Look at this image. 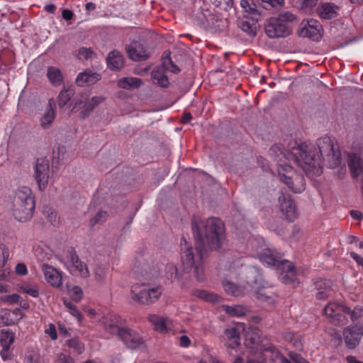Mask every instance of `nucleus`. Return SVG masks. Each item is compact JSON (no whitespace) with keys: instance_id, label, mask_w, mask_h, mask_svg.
<instances>
[{"instance_id":"f257e3e1","label":"nucleus","mask_w":363,"mask_h":363,"mask_svg":"<svg viewBox=\"0 0 363 363\" xmlns=\"http://www.w3.org/2000/svg\"><path fill=\"white\" fill-rule=\"evenodd\" d=\"M269 156L277 162L280 180L294 193L305 189V182L288 162L293 160L309 177L322 173V160L328 162L331 168L341 163V154L334 138L325 136L317 140L315 145L291 140L286 147L276 144L269 150Z\"/></svg>"},{"instance_id":"f03ea898","label":"nucleus","mask_w":363,"mask_h":363,"mask_svg":"<svg viewBox=\"0 0 363 363\" xmlns=\"http://www.w3.org/2000/svg\"><path fill=\"white\" fill-rule=\"evenodd\" d=\"M192 230L196 243L192 247L185 238H182L181 245V263L183 271L186 273L194 272L199 281L205 279L203 264V251L220 250L225 240L223 223L216 218H211L203 221L194 220Z\"/></svg>"},{"instance_id":"7ed1b4c3","label":"nucleus","mask_w":363,"mask_h":363,"mask_svg":"<svg viewBox=\"0 0 363 363\" xmlns=\"http://www.w3.org/2000/svg\"><path fill=\"white\" fill-rule=\"evenodd\" d=\"M246 286H240L228 280L223 281V288L226 293L234 296H242L251 294L255 298L271 303L274 294L269 290V284L263 279L259 270L256 267H247L245 270Z\"/></svg>"},{"instance_id":"20e7f679","label":"nucleus","mask_w":363,"mask_h":363,"mask_svg":"<svg viewBox=\"0 0 363 363\" xmlns=\"http://www.w3.org/2000/svg\"><path fill=\"white\" fill-rule=\"evenodd\" d=\"M259 260L269 267H275L280 281L285 284H294L296 272L293 264L287 260H281L276 251L267 248L262 252L256 249Z\"/></svg>"},{"instance_id":"39448f33","label":"nucleus","mask_w":363,"mask_h":363,"mask_svg":"<svg viewBox=\"0 0 363 363\" xmlns=\"http://www.w3.org/2000/svg\"><path fill=\"white\" fill-rule=\"evenodd\" d=\"M35 206L31 189L26 186H20L13 199L12 213L15 219L22 223L28 221L33 217Z\"/></svg>"},{"instance_id":"423d86ee","label":"nucleus","mask_w":363,"mask_h":363,"mask_svg":"<svg viewBox=\"0 0 363 363\" xmlns=\"http://www.w3.org/2000/svg\"><path fill=\"white\" fill-rule=\"evenodd\" d=\"M162 291V286L159 285L136 283L130 286V298L135 303L149 306L159 300Z\"/></svg>"},{"instance_id":"0eeeda50","label":"nucleus","mask_w":363,"mask_h":363,"mask_svg":"<svg viewBox=\"0 0 363 363\" xmlns=\"http://www.w3.org/2000/svg\"><path fill=\"white\" fill-rule=\"evenodd\" d=\"M59 259L72 274L83 278L89 276L87 264L79 259L73 248H68Z\"/></svg>"},{"instance_id":"6e6552de","label":"nucleus","mask_w":363,"mask_h":363,"mask_svg":"<svg viewBox=\"0 0 363 363\" xmlns=\"http://www.w3.org/2000/svg\"><path fill=\"white\" fill-rule=\"evenodd\" d=\"M180 71L179 68L173 63L169 53H164L162 57V65L155 68L152 71V79L155 84L161 87H167L169 85V79L165 74V72H170L177 74Z\"/></svg>"},{"instance_id":"1a4fd4ad","label":"nucleus","mask_w":363,"mask_h":363,"mask_svg":"<svg viewBox=\"0 0 363 363\" xmlns=\"http://www.w3.org/2000/svg\"><path fill=\"white\" fill-rule=\"evenodd\" d=\"M244 344L251 355L262 354L266 345L261 340L260 330L257 328H248L246 330Z\"/></svg>"},{"instance_id":"9d476101","label":"nucleus","mask_w":363,"mask_h":363,"mask_svg":"<svg viewBox=\"0 0 363 363\" xmlns=\"http://www.w3.org/2000/svg\"><path fill=\"white\" fill-rule=\"evenodd\" d=\"M49 174L50 164L48 160L46 158L38 159L35 167L34 176L40 190L44 191L47 188Z\"/></svg>"},{"instance_id":"9b49d317","label":"nucleus","mask_w":363,"mask_h":363,"mask_svg":"<svg viewBox=\"0 0 363 363\" xmlns=\"http://www.w3.org/2000/svg\"><path fill=\"white\" fill-rule=\"evenodd\" d=\"M348 311V308L336 303H328L325 309V314L331 318V322L334 325H341L346 323L347 318L345 312Z\"/></svg>"},{"instance_id":"f8f14e48","label":"nucleus","mask_w":363,"mask_h":363,"mask_svg":"<svg viewBox=\"0 0 363 363\" xmlns=\"http://www.w3.org/2000/svg\"><path fill=\"white\" fill-rule=\"evenodd\" d=\"M322 31L323 28L320 23L317 20L311 18L302 21L299 35L318 40L322 36Z\"/></svg>"},{"instance_id":"ddd939ff","label":"nucleus","mask_w":363,"mask_h":363,"mask_svg":"<svg viewBox=\"0 0 363 363\" xmlns=\"http://www.w3.org/2000/svg\"><path fill=\"white\" fill-rule=\"evenodd\" d=\"M265 33L271 38H281L291 33L289 25L280 23L277 18L269 19L265 25Z\"/></svg>"},{"instance_id":"4468645a","label":"nucleus","mask_w":363,"mask_h":363,"mask_svg":"<svg viewBox=\"0 0 363 363\" xmlns=\"http://www.w3.org/2000/svg\"><path fill=\"white\" fill-rule=\"evenodd\" d=\"M101 323L104 325V330L111 335L119 337L121 332L125 328H123V320L116 314L108 313L101 319Z\"/></svg>"},{"instance_id":"2eb2a0df","label":"nucleus","mask_w":363,"mask_h":363,"mask_svg":"<svg viewBox=\"0 0 363 363\" xmlns=\"http://www.w3.org/2000/svg\"><path fill=\"white\" fill-rule=\"evenodd\" d=\"M42 272L46 282L51 286L58 288L62 284L63 272L52 265L44 264Z\"/></svg>"},{"instance_id":"dca6fc26","label":"nucleus","mask_w":363,"mask_h":363,"mask_svg":"<svg viewBox=\"0 0 363 363\" xmlns=\"http://www.w3.org/2000/svg\"><path fill=\"white\" fill-rule=\"evenodd\" d=\"M348 167L355 179L363 177V152H351L348 155Z\"/></svg>"},{"instance_id":"f3484780","label":"nucleus","mask_w":363,"mask_h":363,"mask_svg":"<svg viewBox=\"0 0 363 363\" xmlns=\"http://www.w3.org/2000/svg\"><path fill=\"white\" fill-rule=\"evenodd\" d=\"M56 116V104L53 99L48 101V104L44 110V112L39 118L40 125L42 129H49L55 121Z\"/></svg>"},{"instance_id":"a211bd4d","label":"nucleus","mask_w":363,"mask_h":363,"mask_svg":"<svg viewBox=\"0 0 363 363\" xmlns=\"http://www.w3.org/2000/svg\"><path fill=\"white\" fill-rule=\"evenodd\" d=\"M362 334L363 328L359 326L353 325L345 328L343 335L346 345L350 349L356 347L359 343Z\"/></svg>"},{"instance_id":"6ab92c4d","label":"nucleus","mask_w":363,"mask_h":363,"mask_svg":"<svg viewBox=\"0 0 363 363\" xmlns=\"http://www.w3.org/2000/svg\"><path fill=\"white\" fill-rule=\"evenodd\" d=\"M279 201L281 211L285 218L289 221L294 220L298 216V213L294 201L290 197H286L284 195L279 196Z\"/></svg>"},{"instance_id":"aec40b11","label":"nucleus","mask_w":363,"mask_h":363,"mask_svg":"<svg viewBox=\"0 0 363 363\" xmlns=\"http://www.w3.org/2000/svg\"><path fill=\"white\" fill-rule=\"evenodd\" d=\"M222 340L229 349H235L240 345L239 328H229L224 330Z\"/></svg>"},{"instance_id":"412c9836","label":"nucleus","mask_w":363,"mask_h":363,"mask_svg":"<svg viewBox=\"0 0 363 363\" xmlns=\"http://www.w3.org/2000/svg\"><path fill=\"white\" fill-rule=\"evenodd\" d=\"M119 337L127 347L131 349H135L142 344V339L139 334L130 329L124 328V330L121 332Z\"/></svg>"},{"instance_id":"4be33fe9","label":"nucleus","mask_w":363,"mask_h":363,"mask_svg":"<svg viewBox=\"0 0 363 363\" xmlns=\"http://www.w3.org/2000/svg\"><path fill=\"white\" fill-rule=\"evenodd\" d=\"M101 79V75L90 69H85L84 71L78 74L76 78V84L79 86H89L96 83Z\"/></svg>"},{"instance_id":"5701e85b","label":"nucleus","mask_w":363,"mask_h":363,"mask_svg":"<svg viewBox=\"0 0 363 363\" xmlns=\"http://www.w3.org/2000/svg\"><path fill=\"white\" fill-rule=\"evenodd\" d=\"M240 6L243 10L245 18H250L255 22H257L261 19V13L257 10V6L252 0H241Z\"/></svg>"},{"instance_id":"b1692460","label":"nucleus","mask_w":363,"mask_h":363,"mask_svg":"<svg viewBox=\"0 0 363 363\" xmlns=\"http://www.w3.org/2000/svg\"><path fill=\"white\" fill-rule=\"evenodd\" d=\"M127 52L130 59L135 61L145 60L148 57L149 53L140 43L134 42L127 48Z\"/></svg>"},{"instance_id":"393cba45","label":"nucleus","mask_w":363,"mask_h":363,"mask_svg":"<svg viewBox=\"0 0 363 363\" xmlns=\"http://www.w3.org/2000/svg\"><path fill=\"white\" fill-rule=\"evenodd\" d=\"M148 320L154 326L155 330L161 333H167L172 325L169 319L155 314L150 315Z\"/></svg>"},{"instance_id":"a878e982","label":"nucleus","mask_w":363,"mask_h":363,"mask_svg":"<svg viewBox=\"0 0 363 363\" xmlns=\"http://www.w3.org/2000/svg\"><path fill=\"white\" fill-rule=\"evenodd\" d=\"M107 66L112 70H120L123 66L122 55L116 50H113L106 57Z\"/></svg>"},{"instance_id":"bb28decb","label":"nucleus","mask_w":363,"mask_h":363,"mask_svg":"<svg viewBox=\"0 0 363 363\" xmlns=\"http://www.w3.org/2000/svg\"><path fill=\"white\" fill-rule=\"evenodd\" d=\"M143 84V82L141 79L132 77H123L117 82L119 88L128 90L138 89Z\"/></svg>"},{"instance_id":"cd10ccee","label":"nucleus","mask_w":363,"mask_h":363,"mask_svg":"<svg viewBox=\"0 0 363 363\" xmlns=\"http://www.w3.org/2000/svg\"><path fill=\"white\" fill-rule=\"evenodd\" d=\"M338 7L336 6L325 3L318 8V13L319 16L323 19H331L337 16Z\"/></svg>"},{"instance_id":"c85d7f7f","label":"nucleus","mask_w":363,"mask_h":363,"mask_svg":"<svg viewBox=\"0 0 363 363\" xmlns=\"http://www.w3.org/2000/svg\"><path fill=\"white\" fill-rule=\"evenodd\" d=\"M17 289L18 291L25 293L33 298L38 297L39 293V286L36 284H30L27 282H23L18 285Z\"/></svg>"},{"instance_id":"c756f323","label":"nucleus","mask_w":363,"mask_h":363,"mask_svg":"<svg viewBox=\"0 0 363 363\" xmlns=\"http://www.w3.org/2000/svg\"><path fill=\"white\" fill-rule=\"evenodd\" d=\"M47 77L49 82L55 86H60L63 81V75L57 67H50L48 69Z\"/></svg>"},{"instance_id":"7c9ffc66","label":"nucleus","mask_w":363,"mask_h":363,"mask_svg":"<svg viewBox=\"0 0 363 363\" xmlns=\"http://www.w3.org/2000/svg\"><path fill=\"white\" fill-rule=\"evenodd\" d=\"M263 355L265 356V358L268 356L269 360L272 362H275L278 359L281 361V358L284 357L275 346L269 343H266L265 346L264 347Z\"/></svg>"},{"instance_id":"2f4dec72","label":"nucleus","mask_w":363,"mask_h":363,"mask_svg":"<svg viewBox=\"0 0 363 363\" xmlns=\"http://www.w3.org/2000/svg\"><path fill=\"white\" fill-rule=\"evenodd\" d=\"M105 100V98L102 96H93L89 99H87L84 105L83 106V108L84 109V112L86 114L89 113L91 111H93V109L97 106L99 104L103 103Z\"/></svg>"},{"instance_id":"473e14b6","label":"nucleus","mask_w":363,"mask_h":363,"mask_svg":"<svg viewBox=\"0 0 363 363\" xmlns=\"http://www.w3.org/2000/svg\"><path fill=\"white\" fill-rule=\"evenodd\" d=\"M223 309L227 314L234 317H241L246 313L245 307L240 305L223 306Z\"/></svg>"},{"instance_id":"72a5a7b5","label":"nucleus","mask_w":363,"mask_h":363,"mask_svg":"<svg viewBox=\"0 0 363 363\" xmlns=\"http://www.w3.org/2000/svg\"><path fill=\"white\" fill-rule=\"evenodd\" d=\"M167 275L173 281H177L182 287L184 286V283L182 281V278L179 275L178 272L177 267L173 264H169L166 267Z\"/></svg>"},{"instance_id":"f704fd0d","label":"nucleus","mask_w":363,"mask_h":363,"mask_svg":"<svg viewBox=\"0 0 363 363\" xmlns=\"http://www.w3.org/2000/svg\"><path fill=\"white\" fill-rule=\"evenodd\" d=\"M284 337L286 341L291 342L294 347L298 350L302 348V342L301 335L297 333H294L291 331H286L284 333Z\"/></svg>"},{"instance_id":"c9c22d12","label":"nucleus","mask_w":363,"mask_h":363,"mask_svg":"<svg viewBox=\"0 0 363 363\" xmlns=\"http://www.w3.org/2000/svg\"><path fill=\"white\" fill-rule=\"evenodd\" d=\"M74 94L72 88H64L58 96V105L60 108L65 106L71 99Z\"/></svg>"},{"instance_id":"e433bc0d","label":"nucleus","mask_w":363,"mask_h":363,"mask_svg":"<svg viewBox=\"0 0 363 363\" xmlns=\"http://www.w3.org/2000/svg\"><path fill=\"white\" fill-rule=\"evenodd\" d=\"M15 335L13 333L4 330H1L0 342L2 347L9 349L10 345L13 342Z\"/></svg>"},{"instance_id":"4c0bfd02","label":"nucleus","mask_w":363,"mask_h":363,"mask_svg":"<svg viewBox=\"0 0 363 363\" xmlns=\"http://www.w3.org/2000/svg\"><path fill=\"white\" fill-rule=\"evenodd\" d=\"M196 295L201 299L211 303H215L220 300V296H218L217 294L210 293L205 290L197 291Z\"/></svg>"},{"instance_id":"58836bf2","label":"nucleus","mask_w":363,"mask_h":363,"mask_svg":"<svg viewBox=\"0 0 363 363\" xmlns=\"http://www.w3.org/2000/svg\"><path fill=\"white\" fill-rule=\"evenodd\" d=\"M10 257V251L9 247L3 244L0 243V268H3Z\"/></svg>"},{"instance_id":"ea45409f","label":"nucleus","mask_w":363,"mask_h":363,"mask_svg":"<svg viewBox=\"0 0 363 363\" xmlns=\"http://www.w3.org/2000/svg\"><path fill=\"white\" fill-rule=\"evenodd\" d=\"M239 27L250 35H255L256 32V23H250L247 21H241L238 24Z\"/></svg>"},{"instance_id":"a19ab883","label":"nucleus","mask_w":363,"mask_h":363,"mask_svg":"<svg viewBox=\"0 0 363 363\" xmlns=\"http://www.w3.org/2000/svg\"><path fill=\"white\" fill-rule=\"evenodd\" d=\"M64 303L66 308L68 309L69 313L75 317L78 321H82V315L81 313L79 311L76 306L72 303L70 301H65Z\"/></svg>"},{"instance_id":"79ce46f5","label":"nucleus","mask_w":363,"mask_h":363,"mask_svg":"<svg viewBox=\"0 0 363 363\" xmlns=\"http://www.w3.org/2000/svg\"><path fill=\"white\" fill-rule=\"evenodd\" d=\"M280 23H286L293 22L296 19V16L290 11H284L279 14L276 18Z\"/></svg>"},{"instance_id":"37998d69","label":"nucleus","mask_w":363,"mask_h":363,"mask_svg":"<svg viewBox=\"0 0 363 363\" xmlns=\"http://www.w3.org/2000/svg\"><path fill=\"white\" fill-rule=\"evenodd\" d=\"M348 311L349 312H345V317L349 316L352 320H356L363 315V308L360 306H357L353 310L348 308Z\"/></svg>"},{"instance_id":"c03bdc74","label":"nucleus","mask_w":363,"mask_h":363,"mask_svg":"<svg viewBox=\"0 0 363 363\" xmlns=\"http://www.w3.org/2000/svg\"><path fill=\"white\" fill-rule=\"evenodd\" d=\"M69 295L72 300L79 302L82 298L83 291L81 287L75 286L70 289Z\"/></svg>"},{"instance_id":"a18cd8bd","label":"nucleus","mask_w":363,"mask_h":363,"mask_svg":"<svg viewBox=\"0 0 363 363\" xmlns=\"http://www.w3.org/2000/svg\"><path fill=\"white\" fill-rule=\"evenodd\" d=\"M211 3L218 8L226 10L233 4L232 0H211Z\"/></svg>"},{"instance_id":"49530a36","label":"nucleus","mask_w":363,"mask_h":363,"mask_svg":"<svg viewBox=\"0 0 363 363\" xmlns=\"http://www.w3.org/2000/svg\"><path fill=\"white\" fill-rule=\"evenodd\" d=\"M20 296L17 294L7 295L1 298V301L5 303L14 304L18 303Z\"/></svg>"},{"instance_id":"de8ad7c7","label":"nucleus","mask_w":363,"mask_h":363,"mask_svg":"<svg viewBox=\"0 0 363 363\" xmlns=\"http://www.w3.org/2000/svg\"><path fill=\"white\" fill-rule=\"evenodd\" d=\"M247 363H267V362L263 354L259 355H251L250 354L247 356Z\"/></svg>"},{"instance_id":"09e8293b","label":"nucleus","mask_w":363,"mask_h":363,"mask_svg":"<svg viewBox=\"0 0 363 363\" xmlns=\"http://www.w3.org/2000/svg\"><path fill=\"white\" fill-rule=\"evenodd\" d=\"M106 212L105 211H99L98 212L94 217L91 220V223L92 225H95L98 223L104 222L106 218Z\"/></svg>"},{"instance_id":"8fccbe9b","label":"nucleus","mask_w":363,"mask_h":363,"mask_svg":"<svg viewBox=\"0 0 363 363\" xmlns=\"http://www.w3.org/2000/svg\"><path fill=\"white\" fill-rule=\"evenodd\" d=\"M15 272L16 274L20 276L26 275L28 274L26 265L23 262L18 263L15 267Z\"/></svg>"},{"instance_id":"3c124183","label":"nucleus","mask_w":363,"mask_h":363,"mask_svg":"<svg viewBox=\"0 0 363 363\" xmlns=\"http://www.w3.org/2000/svg\"><path fill=\"white\" fill-rule=\"evenodd\" d=\"M45 332L50 337L52 340H55L57 338V330L54 324L50 323L48 328L45 329Z\"/></svg>"},{"instance_id":"603ef678","label":"nucleus","mask_w":363,"mask_h":363,"mask_svg":"<svg viewBox=\"0 0 363 363\" xmlns=\"http://www.w3.org/2000/svg\"><path fill=\"white\" fill-rule=\"evenodd\" d=\"M68 345L69 347L75 349L78 353H81L83 351L82 345L76 339L69 340L68 341Z\"/></svg>"},{"instance_id":"864d4df0","label":"nucleus","mask_w":363,"mask_h":363,"mask_svg":"<svg viewBox=\"0 0 363 363\" xmlns=\"http://www.w3.org/2000/svg\"><path fill=\"white\" fill-rule=\"evenodd\" d=\"M191 340L186 335H182L179 338V345L182 347H188L191 345Z\"/></svg>"},{"instance_id":"5fc2aeb1","label":"nucleus","mask_w":363,"mask_h":363,"mask_svg":"<svg viewBox=\"0 0 363 363\" xmlns=\"http://www.w3.org/2000/svg\"><path fill=\"white\" fill-rule=\"evenodd\" d=\"M57 363H72V359L63 353H60L57 356Z\"/></svg>"},{"instance_id":"6e6d98bb","label":"nucleus","mask_w":363,"mask_h":363,"mask_svg":"<svg viewBox=\"0 0 363 363\" xmlns=\"http://www.w3.org/2000/svg\"><path fill=\"white\" fill-rule=\"evenodd\" d=\"M92 54V50L89 48H82L79 50V55L86 59L91 57Z\"/></svg>"},{"instance_id":"4d7b16f0","label":"nucleus","mask_w":363,"mask_h":363,"mask_svg":"<svg viewBox=\"0 0 363 363\" xmlns=\"http://www.w3.org/2000/svg\"><path fill=\"white\" fill-rule=\"evenodd\" d=\"M264 1L269 4L272 7H283L284 6V0H264Z\"/></svg>"},{"instance_id":"13d9d810","label":"nucleus","mask_w":363,"mask_h":363,"mask_svg":"<svg viewBox=\"0 0 363 363\" xmlns=\"http://www.w3.org/2000/svg\"><path fill=\"white\" fill-rule=\"evenodd\" d=\"M318 3V0H304L302 4L303 9H311L314 7Z\"/></svg>"},{"instance_id":"bf43d9fd","label":"nucleus","mask_w":363,"mask_h":363,"mask_svg":"<svg viewBox=\"0 0 363 363\" xmlns=\"http://www.w3.org/2000/svg\"><path fill=\"white\" fill-rule=\"evenodd\" d=\"M0 355L4 361H6L10 359L11 354L9 352V349H6L2 347V350L0 351Z\"/></svg>"},{"instance_id":"052dcab7","label":"nucleus","mask_w":363,"mask_h":363,"mask_svg":"<svg viewBox=\"0 0 363 363\" xmlns=\"http://www.w3.org/2000/svg\"><path fill=\"white\" fill-rule=\"evenodd\" d=\"M350 256L363 267V257H360L356 252H351Z\"/></svg>"},{"instance_id":"680f3d73","label":"nucleus","mask_w":363,"mask_h":363,"mask_svg":"<svg viewBox=\"0 0 363 363\" xmlns=\"http://www.w3.org/2000/svg\"><path fill=\"white\" fill-rule=\"evenodd\" d=\"M62 15L63 18L67 21L71 20L73 17L72 11L70 10H68V9L64 10L62 11Z\"/></svg>"},{"instance_id":"e2e57ef3","label":"nucleus","mask_w":363,"mask_h":363,"mask_svg":"<svg viewBox=\"0 0 363 363\" xmlns=\"http://www.w3.org/2000/svg\"><path fill=\"white\" fill-rule=\"evenodd\" d=\"M329 294H330V291L328 290L320 291L316 294V297L318 299H324V298H327L329 296Z\"/></svg>"},{"instance_id":"0e129e2a","label":"nucleus","mask_w":363,"mask_h":363,"mask_svg":"<svg viewBox=\"0 0 363 363\" xmlns=\"http://www.w3.org/2000/svg\"><path fill=\"white\" fill-rule=\"evenodd\" d=\"M49 217L52 225H55L58 223V217L55 213H51Z\"/></svg>"},{"instance_id":"69168bd1","label":"nucleus","mask_w":363,"mask_h":363,"mask_svg":"<svg viewBox=\"0 0 363 363\" xmlns=\"http://www.w3.org/2000/svg\"><path fill=\"white\" fill-rule=\"evenodd\" d=\"M351 216L352 218L357 220H361L362 218V213L358 211H352Z\"/></svg>"},{"instance_id":"338daca9","label":"nucleus","mask_w":363,"mask_h":363,"mask_svg":"<svg viewBox=\"0 0 363 363\" xmlns=\"http://www.w3.org/2000/svg\"><path fill=\"white\" fill-rule=\"evenodd\" d=\"M192 118V116L190 113H185L183 115V117L182 118V121L184 123H189Z\"/></svg>"},{"instance_id":"774afa93","label":"nucleus","mask_w":363,"mask_h":363,"mask_svg":"<svg viewBox=\"0 0 363 363\" xmlns=\"http://www.w3.org/2000/svg\"><path fill=\"white\" fill-rule=\"evenodd\" d=\"M347 362L348 363H363L362 362L357 360L354 356H348L347 357Z\"/></svg>"}]
</instances>
